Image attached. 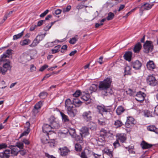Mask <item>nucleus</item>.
<instances>
[{"instance_id":"nucleus-32","label":"nucleus","mask_w":158,"mask_h":158,"mask_svg":"<svg viewBox=\"0 0 158 158\" xmlns=\"http://www.w3.org/2000/svg\"><path fill=\"white\" fill-rule=\"evenodd\" d=\"M125 110L124 108L121 106H118L116 110V112L118 115L121 114Z\"/></svg>"},{"instance_id":"nucleus-42","label":"nucleus","mask_w":158,"mask_h":158,"mask_svg":"<svg viewBox=\"0 0 158 158\" xmlns=\"http://www.w3.org/2000/svg\"><path fill=\"white\" fill-rule=\"evenodd\" d=\"M68 131L70 135L73 137H74V136L76 135L75 133V130L74 129L70 128L68 130Z\"/></svg>"},{"instance_id":"nucleus-8","label":"nucleus","mask_w":158,"mask_h":158,"mask_svg":"<svg viewBox=\"0 0 158 158\" xmlns=\"http://www.w3.org/2000/svg\"><path fill=\"white\" fill-rule=\"evenodd\" d=\"M82 116L84 120L86 121H89L92 120V112L89 111L84 112L82 114Z\"/></svg>"},{"instance_id":"nucleus-37","label":"nucleus","mask_w":158,"mask_h":158,"mask_svg":"<svg viewBox=\"0 0 158 158\" xmlns=\"http://www.w3.org/2000/svg\"><path fill=\"white\" fill-rule=\"evenodd\" d=\"M107 134V131L104 129H102L100 132V135L101 137L104 138L106 136Z\"/></svg>"},{"instance_id":"nucleus-56","label":"nucleus","mask_w":158,"mask_h":158,"mask_svg":"<svg viewBox=\"0 0 158 158\" xmlns=\"http://www.w3.org/2000/svg\"><path fill=\"white\" fill-rule=\"evenodd\" d=\"M48 67V65L46 64L44 65L40 68L39 71H43Z\"/></svg>"},{"instance_id":"nucleus-3","label":"nucleus","mask_w":158,"mask_h":158,"mask_svg":"<svg viewBox=\"0 0 158 158\" xmlns=\"http://www.w3.org/2000/svg\"><path fill=\"white\" fill-rule=\"evenodd\" d=\"M117 139L113 143V145L115 148L117 146H120L119 143L118 142V140L122 143L125 142L127 139L126 135L125 134H118L116 136Z\"/></svg>"},{"instance_id":"nucleus-41","label":"nucleus","mask_w":158,"mask_h":158,"mask_svg":"<svg viewBox=\"0 0 158 158\" xmlns=\"http://www.w3.org/2000/svg\"><path fill=\"white\" fill-rule=\"evenodd\" d=\"M31 42L29 39H25L20 42V44L22 46L27 45Z\"/></svg>"},{"instance_id":"nucleus-35","label":"nucleus","mask_w":158,"mask_h":158,"mask_svg":"<svg viewBox=\"0 0 158 158\" xmlns=\"http://www.w3.org/2000/svg\"><path fill=\"white\" fill-rule=\"evenodd\" d=\"M12 51L11 49L7 50L5 53L3 54V56H5V57H9L10 56L12 55Z\"/></svg>"},{"instance_id":"nucleus-64","label":"nucleus","mask_w":158,"mask_h":158,"mask_svg":"<svg viewBox=\"0 0 158 158\" xmlns=\"http://www.w3.org/2000/svg\"><path fill=\"white\" fill-rule=\"evenodd\" d=\"M154 112L156 114L158 115V105L155 107Z\"/></svg>"},{"instance_id":"nucleus-60","label":"nucleus","mask_w":158,"mask_h":158,"mask_svg":"<svg viewBox=\"0 0 158 158\" xmlns=\"http://www.w3.org/2000/svg\"><path fill=\"white\" fill-rule=\"evenodd\" d=\"M37 27V26L36 25H33L31 26L30 27V30L31 31H34L35 29Z\"/></svg>"},{"instance_id":"nucleus-52","label":"nucleus","mask_w":158,"mask_h":158,"mask_svg":"<svg viewBox=\"0 0 158 158\" xmlns=\"http://www.w3.org/2000/svg\"><path fill=\"white\" fill-rule=\"evenodd\" d=\"M75 148L77 151H80L81 149V146L80 144L76 143L75 145Z\"/></svg>"},{"instance_id":"nucleus-51","label":"nucleus","mask_w":158,"mask_h":158,"mask_svg":"<svg viewBox=\"0 0 158 158\" xmlns=\"http://www.w3.org/2000/svg\"><path fill=\"white\" fill-rule=\"evenodd\" d=\"M134 146H131V148H128V151L130 153H131L133 154H135V152L133 150Z\"/></svg>"},{"instance_id":"nucleus-44","label":"nucleus","mask_w":158,"mask_h":158,"mask_svg":"<svg viewBox=\"0 0 158 158\" xmlns=\"http://www.w3.org/2000/svg\"><path fill=\"white\" fill-rule=\"evenodd\" d=\"M47 93L46 92H43L40 94L39 96L40 98L43 99L45 98L47 96Z\"/></svg>"},{"instance_id":"nucleus-13","label":"nucleus","mask_w":158,"mask_h":158,"mask_svg":"<svg viewBox=\"0 0 158 158\" xmlns=\"http://www.w3.org/2000/svg\"><path fill=\"white\" fill-rule=\"evenodd\" d=\"M131 65L133 68L138 70L140 69L142 66V63L139 60H137L131 62Z\"/></svg>"},{"instance_id":"nucleus-38","label":"nucleus","mask_w":158,"mask_h":158,"mask_svg":"<svg viewBox=\"0 0 158 158\" xmlns=\"http://www.w3.org/2000/svg\"><path fill=\"white\" fill-rule=\"evenodd\" d=\"M23 31L20 33H19L17 35H15L13 36V40H16L19 39L23 35Z\"/></svg>"},{"instance_id":"nucleus-18","label":"nucleus","mask_w":158,"mask_h":158,"mask_svg":"<svg viewBox=\"0 0 158 158\" xmlns=\"http://www.w3.org/2000/svg\"><path fill=\"white\" fill-rule=\"evenodd\" d=\"M140 146L143 149H146L152 147V145L149 144L144 141H143L140 144Z\"/></svg>"},{"instance_id":"nucleus-17","label":"nucleus","mask_w":158,"mask_h":158,"mask_svg":"<svg viewBox=\"0 0 158 158\" xmlns=\"http://www.w3.org/2000/svg\"><path fill=\"white\" fill-rule=\"evenodd\" d=\"M10 149H11V153L14 156H17L18 154L19 150L15 146L10 145L9 147Z\"/></svg>"},{"instance_id":"nucleus-46","label":"nucleus","mask_w":158,"mask_h":158,"mask_svg":"<svg viewBox=\"0 0 158 158\" xmlns=\"http://www.w3.org/2000/svg\"><path fill=\"white\" fill-rule=\"evenodd\" d=\"M114 16V14L111 12L108 14V16L107 17V19L108 20H111L113 19Z\"/></svg>"},{"instance_id":"nucleus-27","label":"nucleus","mask_w":158,"mask_h":158,"mask_svg":"<svg viewBox=\"0 0 158 158\" xmlns=\"http://www.w3.org/2000/svg\"><path fill=\"white\" fill-rule=\"evenodd\" d=\"M114 125L116 128H118L123 126V124L121 120L116 119L114 121Z\"/></svg>"},{"instance_id":"nucleus-33","label":"nucleus","mask_w":158,"mask_h":158,"mask_svg":"<svg viewBox=\"0 0 158 158\" xmlns=\"http://www.w3.org/2000/svg\"><path fill=\"white\" fill-rule=\"evenodd\" d=\"M89 98L90 95L89 93H85L81 97V99L84 101H87Z\"/></svg>"},{"instance_id":"nucleus-47","label":"nucleus","mask_w":158,"mask_h":158,"mask_svg":"<svg viewBox=\"0 0 158 158\" xmlns=\"http://www.w3.org/2000/svg\"><path fill=\"white\" fill-rule=\"evenodd\" d=\"M77 35H76L75 37L72 38V39H70V41H69V43L72 44H74L77 41L78 38L76 37H77Z\"/></svg>"},{"instance_id":"nucleus-58","label":"nucleus","mask_w":158,"mask_h":158,"mask_svg":"<svg viewBox=\"0 0 158 158\" xmlns=\"http://www.w3.org/2000/svg\"><path fill=\"white\" fill-rule=\"evenodd\" d=\"M45 22V20H40L38 22L37 24V26H40L42 25L43 23Z\"/></svg>"},{"instance_id":"nucleus-7","label":"nucleus","mask_w":158,"mask_h":158,"mask_svg":"<svg viewBox=\"0 0 158 158\" xmlns=\"http://www.w3.org/2000/svg\"><path fill=\"white\" fill-rule=\"evenodd\" d=\"M43 39V37L41 35H38L35 39L33 41L32 43L29 45V46L31 47H35Z\"/></svg>"},{"instance_id":"nucleus-23","label":"nucleus","mask_w":158,"mask_h":158,"mask_svg":"<svg viewBox=\"0 0 158 158\" xmlns=\"http://www.w3.org/2000/svg\"><path fill=\"white\" fill-rule=\"evenodd\" d=\"M60 155L62 156L66 155L69 151V150L66 147L60 148Z\"/></svg>"},{"instance_id":"nucleus-26","label":"nucleus","mask_w":158,"mask_h":158,"mask_svg":"<svg viewBox=\"0 0 158 158\" xmlns=\"http://www.w3.org/2000/svg\"><path fill=\"white\" fill-rule=\"evenodd\" d=\"M89 128L92 130L95 131L97 129V125L94 123L90 122L88 124Z\"/></svg>"},{"instance_id":"nucleus-14","label":"nucleus","mask_w":158,"mask_h":158,"mask_svg":"<svg viewBox=\"0 0 158 158\" xmlns=\"http://www.w3.org/2000/svg\"><path fill=\"white\" fill-rule=\"evenodd\" d=\"M10 62L8 60L7 62L5 63L3 65V69L2 68V70L1 72L2 74L4 75L5 73L9 69H10L11 68L10 65Z\"/></svg>"},{"instance_id":"nucleus-59","label":"nucleus","mask_w":158,"mask_h":158,"mask_svg":"<svg viewBox=\"0 0 158 158\" xmlns=\"http://www.w3.org/2000/svg\"><path fill=\"white\" fill-rule=\"evenodd\" d=\"M51 27L52 26L50 25V24H48L44 27V29L45 31H48L51 28Z\"/></svg>"},{"instance_id":"nucleus-30","label":"nucleus","mask_w":158,"mask_h":158,"mask_svg":"<svg viewBox=\"0 0 158 158\" xmlns=\"http://www.w3.org/2000/svg\"><path fill=\"white\" fill-rule=\"evenodd\" d=\"M73 105H74L75 107H79L81 105L82 102L77 98L74 99L73 101Z\"/></svg>"},{"instance_id":"nucleus-39","label":"nucleus","mask_w":158,"mask_h":158,"mask_svg":"<svg viewBox=\"0 0 158 158\" xmlns=\"http://www.w3.org/2000/svg\"><path fill=\"white\" fill-rule=\"evenodd\" d=\"M29 56L27 54H23L21 56V58L23 61H25L29 60L28 58Z\"/></svg>"},{"instance_id":"nucleus-61","label":"nucleus","mask_w":158,"mask_h":158,"mask_svg":"<svg viewBox=\"0 0 158 158\" xmlns=\"http://www.w3.org/2000/svg\"><path fill=\"white\" fill-rule=\"evenodd\" d=\"M45 156L46 157L48 158H56L55 157L52 155H50L48 153H45Z\"/></svg>"},{"instance_id":"nucleus-19","label":"nucleus","mask_w":158,"mask_h":158,"mask_svg":"<svg viewBox=\"0 0 158 158\" xmlns=\"http://www.w3.org/2000/svg\"><path fill=\"white\" fill-rule=\"evenodd\" d=\"M142 48L141 44L140 43L138 42L137 43L135 46L133 51L135 53H139Z\"/></svg>"},{"instance_id":"nucleus-45","label":"nucleus","mask_w":158,"mask_h":158,"mask_svg":"<svg viewBox=\"0 0 158 158\" xmlns=\"http://www.w3.org/2000/svg\"><path fill=\"white\" fill-rule=\"evenodd\" d=\"M126 92L127 94L130 96L133 95L135 93V91L134 90L130 89H129Z\"/></svg>"},{"instance_id":"nucleus-28","label":"nucleus","mask_w":158,"mask_h":158,"mask_svg":"<svg viewBox=\"0 0 158 158\" xmlns=\"http://www.w3.org/2000/svg\"><path fill=\"white\" fill-rule=\"evenodd\" d=\"M104 155H107L110 158H112L113 157L112 152L110 149L105 148L104 151Z\"/></svg>"},{"instance_id":"nucleus-43","label":"nucleus","mask_w":158,"mask_h":158,"mask_svg":"<svg viewBox=\"0 0 158 158\" xmlns=\"http://www.w3.org/2000/svg\"><path fill=\"white\" fill-rule=\"evenodd\" d=\"M61 46L60 45H58L56 46L55 48H56V49H52V54H54L58 52L59 51V49L60 48Z\"/></svg>"},{"instance_id":"nucleus-6","label":"nucleus","mask_w":158,"mask_h":158,"mask_svg":"<svg viewBox=\"0 0 158 158\" xmlns=\"http://www.w3.org/2000/svg\"><path fill=\"white\" fill-rule=\"evenodd\" d=\"M147 82L151 86H155L157 84V81L152 75H149L147 77Z\"/></svg>"},{"instance_id":"nucleus-5","label":"nucleus","mask_w":158,"mask_h":158,"mask_svg":"<svg viewBox=\"0 0 158 158\" xmlns=\"http://www.w3.org/2000/svg\"><path fill=\"white\" fill-rule=\"evenodd\" d=\"M143 47L144 52L148 53L150 52H151L153 48L152 42L150 41H146L143 45Z\"/></svg>"},{"instance_id":"nucleus-29","label":"nucleus","mask_w":158,"mask_h":158,"mask_svg":"<svg viewBox=\"0 0 158 158\" xmlns=\"http://www.w3.org/2000/svg\"><path fill=\"white\" fill-rule=\"evenodd\" d=\"M125 75H130L131 73V68L128 65H126L124 69Z\"/></svg>"},{"instance_id":"nucleus-49","label":"nucleus","mask_w":158,"mask_h":158,"mask_svg":"<svg viewBox=\"0 0 158 158\" xmlns=\"http://www.w3.org/2000/svg\"><path fill=\"white\" fill-rule=\"evenodd\" d=\"M144 115L147 117H149L152 116V113L149 110H146L144 111Z\"/></svg>"},{"instance_id":"nucleus-63","label":"nucleus","mask_w":158,"mask_h":158,"mask_svg":"<svg viewBox=\"0 0 158 158\" xmlns=\"http://www.w3.org/2000/svg\"><path fill=\"white\" fill-rule=\"evenodd\" d=\"M23 142L25 144L27 145H28L30 143V142L28 140L26 139H24L23 141Z\"/></svg>"},{"instance_id":"nucleus-9","label":"nucleus","mask_w":158,"mask_h":158,"mask_svg":"<svg viewBox=\"0 0 158 158\" xmlns=\"http://www.w3.org/2000/svg\"><path fill=\"white\" fill-rule=\"evenodd\" d=\"M43 131L44 133H46L47 136H48L49 133L52 131H52V129L51 127L50 124H45L43 126Z\"/></svg>"},{"instance_id":"nucleus-22","label":"nucleus","mask_w":158,"mask_h":158,"mask_svg":"<svg viewBox=\"0 0 158 158\" xmlns=\"http://www.w3.org/2000/svg\"><path fill=\"white\" fill-rule=\"evenodd\" d=\"M132 52L128 51L126 52L124 55V59L130 61L131 60Z\"/></svg>"},{"instance_id":"nucleus-15","label":"nucleus","mask_w":158,"mask_h":158,"mask_svg":"<svg viewBox=\"0 0 158 158\" xmlns=\"http://www.w3.org/2000/svg\"><path fill=\"white\" fill-rule=\"evenodd\" d=\"M89 134V129L86 127H82L80 130V134L82 135L84 137L88 135Z\"/></svg>"},{"instance_id":"nucleus-21","label":"nucleus","mask_w":158,"mask_h":158,"mask_svg":"<svg viewBox=\"0 0 158 158\" xmlns=\"http://www.w3.org/2000/svg\"><path fill=\"white\" fill-rule=\"evenodd\" d=\"M147 68L150 70H152L155 68V65L152 61H150L146 64Z\"/></svg>"},{"instance_id":"nucleus-16","label":"nucleus","mask_w":158,"mask_h":158,"mask_svg":"<svg viewBox=\"0 0 158 158\" xmlns=\"http://www.w3.org/2000/svg\"><path fill=\"white\" fill-rule=\"evenodd\" d=\"M135 119L132 117H127V119L125 123V126L127 128H129L130 126L134 124Z\"/></svg>"},{"instance_id":"nucleus-31","label":"nucleus","mask_w":158,"mask_h":158,"mask_svg":"<svg viewBox=\"0 0 158 158\" xmlns=\"http://www.w3.org/2000/svg\"><path fill=\"white\" fill-rule=\"evenodd\" d=\"M98 85L94 84H93L89 88V90L90 91V93L91 94L93 92H95L97 89Z\"/></svg>"},{"instance_id":"nucleus-55","label":"nucleus","mask_w":158,"mask_h":158,"mask_svg":"<svg viewBox=\"0 0 158 158\" xmlns=\"http://www.w3.org/2000/svg\"><path fill=\"white\" fill-rule=\"evenodd\" d=\"M7 147V145L5 143H2L0 144V150L6 148Z\"/></svg>"},{"instance_id":"nucleus-1","label":"nucleus","mask_w":158,"mask_h":158,"mask_svg":"<svg viewBox=\"0 0 158 158\" xmlns=\"http://www.w3.org/2000/svg\"><path fill=\"white\" fill-rule=\"evenodd\" d=\"M65 107L67 109L68 114L71 117H74L77 114V111L75 106H74L69 99H67L65 102Z\"/></svg>"},{"instance_id":"nucleus-50","label":"nucleus","mask_w":158,"mask_h":158,"mask_svg":"<svg viewBox=\"0 0 158 158\" xmlns=\"http://www.w3.org/2000/svg\"><path fill=\"white\" fill-rule=\"evenodd\" d=\"M81 94V91L80 90H77L75 93L73 94V96L75 97H79Z\"/></svg>"},{"instance_id":"nucleus-4","label":"nucleus","mask_w":158,"mask_h":158,"mask_svg":"<svg viewBox=\"0 0 158 158\" xmlns=\"http://www.w3.org/2000/svg\"><path fill=\"white\" fill-rule=\"evenodd\" d=\"M49 121L52 129H58L60 127L59 122L56 121V119L54 116H51Z\"/></svg>"},{"instance_id":"nucleus-20","label":"nucleus","mask_w":158,"mask_h":158,"mask_svg":"<svg viewBox=\"0 0 158 158\" xmlns=\"http://www.w3.org/2000/svg\"><path fill=\"white\" fill-rule=\"evenodd\" d=\"M42 105V102L40 101L36 104L34 107V108L33 110V112L34 113H37L38 111V110L40 109L41 106Z\"/></svg>"},{"instance_id":"nucleus-12","label":"nucleus","mask_w":158,"mask_h":158,"mask_svg":"<svg viewBox=\"0 0 158 158\" xmlns=\"http://www.w3.org/2000/svg\"><path fill=\"white\" fill-rule=\"evenodd\" d=\"M153 5V4H151L148 3L144 4L140 8V13L142 14L144 10H148L150 9Z\"/></svg>"},{"instance_id":"nucleus-54","label":"nucleus","mask_w":158,"mask_h":158,"mask_svg":"<svg viewBox=\"0 0 158 158\" xmlns=\"http://www.w3.org/2000/svg\"><path fill=\"white\" fill-rule=\"evenodd\" d=\"M81 158H88L85 151H83L81 152Z\"/></svg>"},{"instance_id":"nucleus-62","label":"nucleus","mask_w":158,"mask_h":158,"mask_svg":"<svg viewBox=\"0 0 158 158\" xmlns=\"http://www.w3.org/2000/svg\"><path fill=\"white\" fill-rule=\"evenodd\" d=\"M62 10L60 9H58L55 10V13L56 15H58L60 14Z\"/></svg>"},{"instance_id":"nucleus-11","label":"nucleus","mask_w":158,"mask_h":158,"mask_svg":"<svg viewBox=\"0 0 158 158\" xmlns=\"http://www.w3.org/2000/svg\"><path fill=\"white\" fill-rule=\"evenodd\" d=\"M97 109L99 113L103 115V113L109 112L110 110L104 105H98L97 106Z\"/></svg>"},{"instance_id":"nucleus-34","label":"nucleus","mask_w":158,"mask_h":158,"mask_svg":"<svg viewBox=\"0 0 158 158\" xmlns=\"http://www.w3.org/2000/svg\"><path fill=\"white\" fill-rule=\"evenodd\" d=\"M83 137L82 135H76L74 137H75V139L76 141H79V143H81L82 142L83 139L82 137Z\"/></svg>"},{"instance_id":"nucleus-53","label":"nucleus","mask_w":158,"mask_h":158,"mask_svg":"<svg viewBox=\"0 0 158 158\" xmlns=\"http://www.w3.org/2000/svg\"><path fill=\"white\" fill-rule=\"evenodd\" d=\"M49 10H47L44 12L42 13L40 15V17L41 18L44 17L49 12Z\"/></svg>"},{"instance_id":"nucleus-48","label":"nucleus","mask_w":158,"mask_h":158,"mask_svg":"<svg viewBox=\"0 0 158 158\" xmlns=\"http://www.w3.org/2000/svg\"><path fill=\"white\" fill-rule=\"evenodd\" d=\"M16 146L20 149H22L23 147V143L20 142H17L16 143Z\"/></svg>"},{"instance_id":"nucleus-2","label":"nucleus","mask_w":158,"mask_h":158,"mask_svg":"<svg viewBox=\"0 0 158 158\" xmlns=\"http://www.w3.org/2000/svg\"><path fill=\"white\" fill-rule=\"evenodd\" d=\"M112 79L110 77H107L103 81L99 83V88L100 90H107L110 88L112 82Z\"/></svg>"},{"instance_id":"nucleus-24","label":"nucleus","mask_w":158,"mask_h":158,"mask_svg":"<svg viewBox=\"0 0 158 158\" xmlns=\"http://www.w3.org/2000/svg\"><path fill=\"white\" fill-rule=\"evenodd\" d=\"M2 153L3 158H9L10 156L11 151L10 150L6 149L3 152H1Z\"/></svg>"},{"instance_id":"nucleus-10","label":"nucleus","mask_w":158,"mask_h":158,"mask_svg":"<svg viewBox=\"0 0 158 158\" xmlns=\"http://www.w3.org/2000/svg\"><path fill=\"white\" fill-rule=\"evenodd\" d=\"M145 96L146 95L144 93L140 91L136 94L135 99L138 101L141 102L144 100Z\"/></svg>"},{"instance_id":"nucleus-57","label":"nucleus","mask_w":158,"mask_h":158,"mask_svg":"<svg viewBox=\"0 0 158 158\" xmlns=\"http://www.w3.org/2000/svg\"><path fill=\"white\" fill-rule=\"evenodd\" d=\"M5 56H3V54L0 57V62L8 61L6 59V58L7 57H5Z\"/></svg>"},{"instance_id":"nucleus-36","label":"nucleus","mask_w":158,"mask_h":158,"mask_svg":"<svg viewBox=\"0 0 158 158\" xmlns=\"http://www.w3.org/2000/svg\"><path fill=\"white\" fill-rule=\"evenodd\" d=\"M30 131V128H27L26 130L24 131L20 135L19 138H21L24 136L27 135Z\"/></svg>"},{"instance_id":"nucleus-40","label":"nucleus","mask_w":158,"mask_h":158,"mask_svg":"<svg viewBox=\"0 0 158 158\" xmlns=\"http://www.w3.org/2000/svg\"><path fill=\"white\" fill-rule=\"evenodd\" d=\"M60 114L62 116L63 120L64 122H68L69 121L68 117L65 115L64 113L62 112H60Z\"/></svg>"},{"instance_id":"nucleus-25","label":"nucleus","mask_w":158,"mask_h":158,"mask_svg":"<svg viewBox=\"0 0 158 158\" xmlns=\"http://www.w3.org/2000/svg\"><path fill=\"white\" fill-rule=\"evenodd\" d=\"M147 129L149 131H153L156 133H158V129L154 125H150L148 127Z\"/></svg>"}]
</instances>
